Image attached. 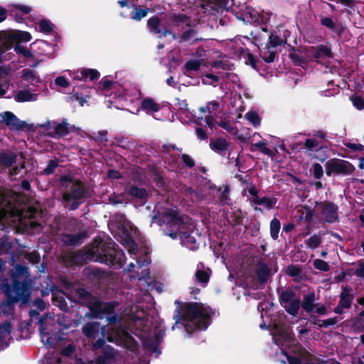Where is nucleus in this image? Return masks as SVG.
<instances>
[{"label":"nucleus","instance_id":"f257e3e1","mask_svg":"<svg viewBox=\"0 0 364 364\" xmlns=\"http://www.w3.org/2000/svg\"><path fill=\"white\" fill-rule=\"evenodd\" d=\"M156 209L158 215L154 217L153 222H157L165 235L173 240H180L181 245L189 249L197 247L196 240L191 235L194 226L188 216H179L177 210L171 208L169 204L165 207L158 204Z\"/></svg>","mask_w":364,"mask_h":364},{"label":"nucleus","instance_id":"f03ea898","mask_svg":"<svg viewBox=\"0 0 364 364\" xmlns=\"http://www.w3.org/2000/svg\"><path fill=\"white\" fill-rule=\"evenodd\" d=\"M21 196L11 191L0 193V220H5L9 225H14L19 230H35L40 225L37 221L40 213L33 207L26 210L20 207Z\"/></svg>","mask_w":364,"mask_h":364},{"label":"nucleus","instance_id":"7ed1b4c3","mask_svg":"<svg viewBox=\"0 0 364 364\" xmlns=\"http://www.w3.org/2000/svg\"><path fill=\"white\" fill-rule=\"evenodd\" d=\"M274 343L279 348L277 360L286 364H339L323 361L313 356L304 348L295 343L289 328L282 323H275L272 330Z\"/></svg>","mask_w":364,"mask_h":364},{"label":"nucleus","instance_id":"20e7f679","mask_svg":"<svg viewBox=\"0 0 364 364\" xmlns=\"http://www.w3.org/2000/svg\"><path fill=\"white\" fill-rule=\"evenodd\" d=\"M127 318H122V321H117L115 317L108 318L107 329L97 322H89L83 326L82 331L87 337L95 340L94 343L95 348L102 347L107 338L110 342L134 351L136 349V342L125 331L124 327H122V324L127 323Z\"/></svg>","mask_w":364,"mask_h":364},{"label":"nucleus","instance_id":"39448f33","mask_svg":"<svg viewBox=\"0 0 364 364\" xmlns=\"http://www.w3.org/2000/svg\"><path fill=\"white\" fill-rule=\"evenodd\" d=\"M175 304L176 324L181 323L188 333L197 330H205L208 328L213 313L208 306L197 303H183L177 301Z\"/></svg>","mask_w":364,"mask_h":364},{"label":"nucleus","instance_id":"423d86ee","mask_svg":"<svg viewBox=\"0 0 364 364\" xmlns=\"http://www.w3.org/2000/svg\"><path fill=\"white\" fill-rule=\"evenodd\" d=\"M86 258L105 263L116 268L122 267L125 260L124 253L115 248L111 241L108 243H105L101 240L95 241L91 247H89Z\"/></svg>","mask_w":364,"mask_h":364},{"label":"nucleus","instance_id":"0eeeda50","mask_svg":"<svg viewBox=\"0 0 364 364\" xmlns=\"http://www.w3.org/2000/svg\"><path fill=\"white\" fill-rule=\"evenodd\" d=\"M63 186L66 188L63 195L65 205L71 209L77 208L85 194L83 185L78 181L65 178H63Z\"/></svg>","mask_w":364,"mask_h":364},{"label":"nucleus","instance_id":"6e6552de","mask_svg":"<svg viewBox=\"0 0 364 364\" xmlns=\"http://www.w3.org/2000/svg\"><path fill=\"white\" fill-rule=\"evenodd\" d=\"M326 174L331 176H346L351 174L355 167L348 161L340 159H331L325 164Z\"/></svg>","mask_w":364,"mask_h":364},{"label":"nucleus","instance_id":"1a4fd4ad","mask_svg":"<svg viewBox=\"0 0 364 364\" xmlns=\"http://www.w3.org/2000/svg\"><path fill=\"white\" fill-rule=\"evenodd\" d=\"M121 219L119 224L112 223V226H117V234L122 237L124 243L129 246V251L134 252L135 244L133 242V237L136 234V229L132 224L126 220L123 216H120Z\"/></svg>","mask_w":364,"mask_h":364},{"label":"nucleus","instance_id":"9d476101","mask_svg":"<svg viewBox=\"0 0 364 364\" xmlns=\"http://www.w3.org/2000/svg\"><path fill=\"white\" fill-rule=\"evenodd\" d=\"M89 308L92 314V316L97 318H102L104 313H110L114 309L112 304L102 303L97 299H92L89 303Z\"/></svg>","mask_w":364,"mask_h":364},{"label":"nucleus","instance_id":"9b49d317","mask_svg":"<svg viewBox=\"0 0 364 364\" xmlns=\"http://www.w3.org/2000/svg\"><path fill=\"white\" fill-rule=\"evenodd\" d=\"M321 206L322 215L326 221L328 223L335 222L338 218L336 207L332 203H325Z\"/></svg>","mask_w":364,"mask_h":364},{"label":"nucleus","instance_id":"f8f14e48","mask_svg":"<svg viewBox=\"0 0 364 364\" xmlns=\"http://www.w3.org/2000/svg\"><path fill=\"white\" fill-rule=\"evenodd\" d=\"M39 323L42 342L47 346L55 345L57 343L55 338L50 336L47 328L44 326V320L43 318L40 319ZM45 323L47 324L46 321Z\"/></svg>","mask_w":364,"mask_h":364},{"label":"nucleus","instance_id":"ddd939ff","mask_svg":"<svg viewBox=\"0 0 364 364\" xmlns=\"http://www.w3.org/2000/svg\"><path fill=\"white\" fill-rule=\"evenodd\" d=\"M309 55L313 56L315 58H320L322 57H331V51L326 46H318V47H311L308 50Z\"/></svg>","mask_w":364,"mask_h":364},{"label":"nucleus","instance_id":"4468645a","mask_svg":"<svg viewBox=\"0 0 364 364\" xmlns=\"http://www.w3.org/2000/svg\"><path fill=\"white\" fill-rule=\"evenodd\" d=\"M141 107L146 112H157L161 110L162 105L157 103L154 100L147 97L141 102Z\"/></svg>","mask_w":364,"mask_h":364},{"label":"nucleus","instance_id":"2eb2a0df","mask_svg":"<svg viewBox=\"0 0 364 364\" xmlns=\"http://www.w3.org/2000/svg\"><path fill=\"white\" fill-rule=\"evenodd\" d=\"M37 94L33 93L28 90H20L14 97L16 101L20 102L35 101L37 100Z\"/></svg>","mask_w":364,"mask_h":364},{"label":"nucleus","instance_id":"dca6fc26","mask_svg":"<svg viewBox=\"0 0 364 364\" xmlns=\"http://www.w3.org/2000/svg\"><path fill=\"white\" fill-rule=\"evenodd\" d=\"M352 298L349 291L345 290L341 297L339 305L335 309L336 314H341L343 308H348L350 306Z\"/></svg>","mask_w":364,"mask_h":364},{"label":"nucleus","instance_id":"f3484780","mask_svg":"<svg viewBox=\"0 0 364 364\" xmlns=\"http://www.w3.org/2000/svg\"><path fill=\"white\" fill-rule=\"evenodd\" d=\"M21 78L23 80L27 81L32 85L40 82V77L31 70L24 69L21 72Z\"/></svg>","mask_w":364,"mask_h":364},{"label":"nucleus","instance_id":"a211bd4d","mask_svg":"<svg viewBox=\"0 0 364 364\" xmlns=\"http://www.w3.org/2000/svg\"><path fill=\"white\" fill-rule=\"evenodd\" d=\"M199 111L200 112H208V114L220 112V104L217 101L213 100L209 102L205 106L201 107Z\"/></svg>","mask_w":364,"mask_h":364},{"label":"nucleus","instance_id":"6ab92c4d","mask_svg":"<svg viewBox=\"0 0 364 364\" xmlns=\"http://www.w3.org/2000/svg\"><path fill=\"white\" fill-rule=\"evenodd\" d=\"M210 274V270L208 268L203 269V267L201 264L198 265L197 271L196 273L198 281L201 283H206L208 281Z\"/></svg>","mask_w":364,"mask_h":364},{"label":"nucleus","instance_id":"aec40b11","mask_svg":"<svg viewBox=\"0 0 364 364\" xmlns=\"http://www.w3.org/2000/svg\"><path fill=\"white\" fill-rule=\"evenodd\" d=\"M252 202L257 205H262L267 208H271L276 204V199L269 197H256L252 198Z\"/></svg>","mask_w":364,"mask_h":364},{"label":"nucleus","instance_id":"412c9836","mask_svg":"<svg viewBox=\"0 0 364 364\" xmlns=\"http://www.w3.org/2000/svg\"><path fill=\"white\" fill-rule=\"evenodd\" d=\"M32 9L29 6L22 4H14L11 6V12L13 15L17 16L28 14L31 11Z\"/></svg>","mask_w":364,"mask_h":364},{"label":"nucleus","instance_id":"4be33fe9","mask_svg":"<svg viewBox=\"0 0 364 364\" xmlns=\"http://www.w3.org/2000/svg\"><path fill=\"white\" fill-rule=\"evenodd\" d=\"M200 67V62L198 60H193L188 61L184 67V73L186 75H191L193 72L198 70Z\"/></svg>","mask_w":364,"mask_h":364},{"label":"nucleus","instance_id":"5701e85b","mask_svg":"<svg viewBox=\"0 0 364 364\" xmlns=\"http://www.w3.org/2000/svg\"><path fill=\"white\" fill-rule=\"evenodd\" d=\"M314 294H311L307 295L302 304V307L307 311L312 312L314 311Z\"/></svg>","mask_w":364,"mask_h":364},{"label":"nucleus","instance_id":"b1692460","mask_svg":"<svg viewBox=\"0 0 364 364\" xmlns=\"http://www.w3.org/2000/svg\"><path fill=\"white\" fill-rule=\"evenodd\" d=\"M210 146L215 151H223L227 148L228 142L225 139H218L215 141L211 140Z\"/></svg>","mask_w":364,"mask_h":364},{"label":"nucleus","instance_id":"393cba45","mask_svg":"<svg viewBox=\"0 0 364 364\" xmlns=\"http://www.w3.org/2000/svg\"><path fill=\"white\" fill-rule=\"evenodd\" d=\"M284 308L291 315L296 314L299 309V301L297 299H293L291 301L284 304Z\"/></svg>","mask_w":364,"mask_h":364},{"label":"nucleus","instance_id":"a878e982","mask_svg":"<svg viewBox=\"0 0 364 364\" xmlns=\"http://www.w3.org/2000/svg\"><path fill=\"white\" fill-rule=\"evenodd\" d=\"M4 120L6 122V124L13 126L16 129H19L22 127V122H20L16 117V115H4Z\"/></svg>","mask_w":364,"mask_h":364},{"label":"nucleus","instance_id":"bb28decb","mask_svg":"<svg viewBox=\"0 0 364 364\" xmlns=\"http://www.w3.org/2000/svg\"><path fill=\"white\" fill-rule=\"evenodd\" d=\"M11 42V37L6 31H0V50L6 49Z\"/></svg>","mask_w":364,"mask_h":364},{"label":"nucleus","instance_id":"cd10ccee","mask_svg":"<svg viewBox=\"0 0 364 364\" xmlns=\"http://www.w3.org/2000/svg\"><path fill=\"white\" fill-rule=\"evenodd\" d=\"M280 230V223L278 219L274 218L270 223V231L271 235L273 239H277L278 237V234Z\"/></svg>","mask_w":364,"mask_h":364},{"label":"nucleus","instance_id":"c85d7f7f","mask_svg":"<svg viewBox=\"0 0 364 364\" xmlns=\"http://www.w3.org/2000/svg\"><path fill=\"white\" fill-rule=\"evenodd\" d=\"M272 304L269 301L261 302L258 306V309L261 311V317L264 319L265 316H269V311Z\"/></svg>","mask_w":364,"mask_h":364},{"label":"nucleus","instance_id":"c756f323","mask_svg":"<svg viewBox=\"0 0 364 364\" xmlns=\"http://www.w3.org/2000/svg\"><path fill=\"white\" fill-rule=\"evenodd\" d=\"M261 55L266 62L270 63L274 60L275 53L274 51L270 50V46H267L263 50L261 51Z\"/></svg>","mask_w":364,"mask_h":364},{"label":"nucleus","instance_id":"7c9ffc66","mask_svg":"<svg viewBox=\"0 0 364 364\" xmlns=\"http://www.w3.org/2000/svg\"><path fill=\"white\" fill-rule=\"evenodd\" d=\"M219 81L218 76L213 74H207L202 79V82L205 85H211L216 86Z\"/></svg>","mask_w":364,"mask_h":364},{"label":"nucleus","instance_id":"2f4dec72","mask_svg":"<svg viewBox=\"0 0 364 364\" xmlns=\"http://www.w3.org/2000/svg\"><path fill=\"white\" fill-rule=\"evenodd\" d=\"M129 193L132 197H134V198H139V199H143V198H146L147 196L146 192L144 189L138 188H135V187L132 188L129 190Z\"/></svg>","mask_w":364,"mask_h":364},{"label":"nucleus","instance_id":"473e14b6","mask_svg":"<svg viewBox=\"0 0 364 364\" xmlns=\"http://www.w3.org/2000/svg\"><path fill=\"white\" fill-rule=\"evenodd\" d=\"M159 24L160 21L157 17L151 18L148 21V26L151 31L154 32L156 33H161V31L159 29Z\"/></svg>","mask_w":364,"mask_h":364},{"label":"nucleus","instance_id":"72a5a7b5","mask_svg":"<svg viewBox=\"0 0 364 364\" xmlns=\"http://www.w3.org/2000/svg\"><path fill=\"white\" fill-rule=\"evenodd\" d=\"M239 118L246 119L254 127L259 126L261 122L259 115H239Z\"/></svg>","mask_w":364,"mask_h":364},{"label":"nucleus","instance_id":"f704fd0d","mask_svg":"<svg viewBox=\"0 0 364 364\" xmlns=\"http://www.w3.org/2000/svg\"><path fill=\"white\" fill-rule=\"evenodd\" d=\"M85 80L90 79V80H95L99 78L100 73L97 70L95 69H85Z\"/></svg>","mask_w":364,"mask_h":364},{"label":"nucleus","instance_id":"c9c22d12","mask_svg":"<svg viewBox=\"0 0 364 364\" xmlns=\"http://www.w3.org/2000/svg\"><path fill=\"white\" fill-rule=\"evenodd\" d=\"M68 99L71 102H77L80 106H83L87 102V100L84 97L76 92L72 93L69 96Z\"/></svg>","mask_w":364,"mask_h":364},{"label":"nucleus","instance_id":"e433bc0d","mask_svg":"<svg viewBox=\"0 0 364 364\" xmlns=\"http://www.w3.org/2000/svg\"><path fill=\"white\" fill-rule=\"evenodd\" d=\"M40 31L43 32H50L53 30V25L47 20H42L38 23Z\"/></svg>","mask_w":364,"mask_h":364},{"label":"nucleus","instance_id":"4c0bfd02","mask_svg":"<svg viewBox=\"0 0 364 364\" xmlns=\"http://www.w3.org/2000/svg\"><path fill=\"white\" fill-rule=\"evenodd\" d=\"M55 129L56 133L58 135L64 136L69 132L70 127L68 126V124L67 123H62V124H58L55 127Z\"/></svg>","mask_w":364,"mask_h":364},{"label":"nucleus","instance_id":"58836bf2","mask_svg":"<svg viewBox=\"0 0 364 364\" xmlns=\"http://www.w3.org/2000/svg\"><path fill=\"white\" fill-rule=\"evenodd\" d=\"M269 269L264 264H261L258 268V277L262 282H264L268 276Z\"/></svg>","mask_w":364,"mask_h":364},{"label":"nucleus","instance_id":"ea45409f","mask_svg":"<svg viewBox=\"0 0 364 364\" xmlns=\"http://www.w3.org/2000/svg\"><path fill=\"white\" fill-rule=\"evenodd\" d=\"M137 268H142L141 273L144 274L142 277H139V281L140 282H143L144 280V277L146 275H148V269L146 268H144L145 264H148L149 263V261L148 259H145L143 263H141L140 261L137 260Z\"/></svg>","mask_w":364,"mask_h":364},{"label":"nucleus","instance_id":"a19ab883","mask_svg":"<svg viewBox=\"0 0 364 364\" xmlns=\"http://www.w3.org/2000/svg\"><path fill=\"white\" fill-rule=\"evenodd\" d=\"M343 144L353 151H362L363 150V146L359 143L346 141Z\"/></svg>","mask_w":364,"mask_h":364},{"label":"nucleus","instance_id":"79ce46f5","mask_svg":"<svg viewBox=\"0 0 364 364\" xmlns=\"http://www.w3.org/2000/svg\"><path fill=\"white\" fill-rule=\"evenodd\" d=\"M269 45L271 48H274L277 46L281 45L283 43V40L281 39L278 36L272 33L269 36Z\"/></svg>","mask_w":364,"mask_h":364},{"label":"nucleus","instance_id":"37998d69","mask_svg":"<svg viewBox=\"0 0 364 364\" xmlns=\"http://www.w3.org/2000/svg\"><path fill=\"white\" fill-rule=\"evenodd\" d=\"M314 266L316 269L326 272L329 270V266L328 263L321 260V259H316L314 262Z\"/></svg>","mask_w":364,"mask_h":364},{"label":"nucleus","instance_id":"c03bdc74","mask_svg":"<svg viewBox=\"0 0 364 364\" xmlns=\"http://www.w3.org/2000/svg\"><path fill=\"white\" fill-rule=\"evenodd\" d=\"M219 126L224 128L227 131L231 133H235V128L232 124L226 119H220V122H217Z\"/></svg>","mask_w":364,"mask_h":364},{"label":"nucleus","instance_id":"a18cd8bd","mask_svg":"<svg viewBox=\"0 0 364 364\" xmlns=\"http://www.w3.org/2000/svg\"><path fill=\"white\" fill-rule=\"evenodd\" d=\"M350 100L353 105L358 109L361 110L364 107V101L363 100L358 96H353L350 97Z\"/></svg>","mask_w":364,"mask_h":364},{"label":"nucleus","instance_id":"49530a36","mask_svg":"<svg viewBox=\"0 0 364 364\" xmlns=\"http://www.w3.org/2000/svg\"><path fill=\"white\" fill-rule=\"evenodd\" d=\"M321 242V238L319 236L313 235L308 240L307 245L310 248H316L319 245Z\"/></svg>","mask_w":364,"mask_h":364},{"label":"nucleus","instance_id":"de8ad7c7","mask_svg":"<svg viewBox=\"0 0 364 364\" xmlns=\"http://www.w3.org/2000/svg\"><path fill=\"white\" fill-rule=\"evenodd\" d=\"M294 299L291 292H283L281 295V304L284 306V304H287L288 302L291 301Z\"/></svg>","mask_w":364,"mask_h":364},{"label":"nucleus","instance_id":"09e8293b","mask_svg":"<svg viewBox=\"0 0 364 364\" xmlns=\"http://www.w3.org/2000/svg\"><path fill=\"white\" fill-rule=\"evenodd\" d=\"M0 160L7 165H11L15 160V156L13 154H4L0 156Z\"/></svg>","mask_w":364,"mask_h":364},{"label":"nucleus","instance_id":"8fccbe9b","mask_svg":"<svg viewBox=\"0 0 364 364\" xmlns=\"http://www.w3.org/2000/svg\"><path fill=\"white\" fill-rule=\"evenodd\" d=\"M314 176L316 178L319 179L323 174V170L322 166L316 163L313 166Z\"/></svg>","mask_w":364,"mask_h":364},{"label":"nucleus","instance_id":"3c124183","mask_svg":"<svg viewBox=\"0 0 364 364\" xmlns=\"http://www.w3.org/2000/svg\"><path fill=\"white\" fill-rule=\"evenodd\" d=\"M134 333L137 337H139L144 342H146L147 340L150 339L151 337V334L144 328H143V331H139V332H136Z\"/></svg>","mask_w":364,"mask_h":364},{"label":"nucleus","instance_id":"603ef678","mask_svg":"<svg viewBox=\"0 0 364 364\" xmlns=\"http://www.w3.org/2000/svg\"><path fill=\"white\" fill-rule=\"evenodd\" d=\"M9 87V80L0 81V97L4 96Z\"/></svg>","mask_w":364,"mask_h":364},{"label":"nucleus","instance_id":"864d4df0","mask_svg":"<svg viewBox=\"0 0 364 364\" xmlns=\"http://www.w3.org/2000/svg\"><path fill=\"white\" fill-rule=\"evenodd\" d=\"M287 272L288 274L295 277V276H298L300 274L301 269L297 266L291 265V266L288 267V268L287 269Z\"/></svg>","mask_w":364,"mask_h":364},{"label":"nucleus","instance_id":"5fc2aeb1","mask_svg":"<svg viewBox=\"0 0 364 364\" xmlns=\"http://www.w3.org/2000/svg\"><path fill=\"white\" fill-rule=\"evenodd\" d=\"M72 77L76 80H85V71L83 68L80 69L72 73Z\"/></svg>","mask_w":364,"mask_h":364},{"label":"nucleus","instance_id":"6e6d98bb","mask_svg":"<svg viewBox=\"0 0 364 364\" xmlns=\"http://www.w3.org/2000/svg\"><path fill=\"white\" fill-rule=\"evenodd\" d=\"M321 22L323 26H325L331 29H333L335 28V24L333 20L329 17L322 18Z\"/></svg>","mask_w":364,"mask_h":364},{"label":"nucleus","instance_id":"4d7b16f0","mask_svg":"<svg viewBox=\"0 0 364 364\" xmlns=\"http://www.w3.org/2000/svg\"><path fill=\"white\" fill-rule=\"evenodd\" d=\"M147 14V11L144 9H136V12L133 14L132 18L134 20H140L145 17Z\"/></svg>","mask_w":364,"mask_h":364},{"label":"nucleus","instance_id":"13d9d810","mask_svg":"<svg viewBox=\"0 0 364 364\" xmlns=\"http://www.w3.org/2000/svg\"><path fill=\"white\" fill-rule=\"evenodd\" d=\"M15 50L18 53H21L26 57L31 56V52L25 47L18 45L15 47Z\"/></svg>","mask_w":364,"mask_h":364},{"label":"nucleus","instance_id":"bf43d9fd","mask_svg":"<svg viewBox=\"0 0 364 364\" xmlns=\"http://www.w3.org/2000/svg\"><path fill=\"white\" fill-rule=\"evenodd\" d=\"M176 106L178 107L177 110L180 112L185 113L188 112V105L185 100H178Z\"/></svg>","mask_w":364,"mask_h":364},{"label":"nucleus","instance_id":"052dcab7","mask_svg":"<svg viewBox=\"0 0 364 364\" xmlns=\"http://www.w3.org/2000/svg\"><path fill=\"white\" fill-rule=\"evenodd\" d=\"M55 82L57 85L62 87H67L69 85V83L67 81V80L63 76L58 77L55 79Z\"/></svg>","mask_w":364,"mask_h":364},{"label":"nucleus","instance_id":"680f3d73","mask_svg":"<svg viewBox=\"0 0 364 364\" xmlns=\"http://www.w3.org/2000/svg\"><path fill=\"white\" fill-rule=\"evenodd\" d=\"M58 166V164L55 161H50L48 166L44 169L43 172L46 174H50L53 173L55 167Z\"/></svg>","mask_w":364,"mask_h":364},{"label":"nucleus","instance_id":"e2e57ef3","mask_svg":"<svg viewBox=\"0 0 364 364\" xmlns=\"http://www.w3.org/2000/svg\"><path fill=\"white\" fill-rule=\"evenodd\" d=\"M9 334L10 330L9 326L0 327V339L7 338L9 336Z\"/></svg>","mask_w":364,"mask_h":364},{"label":"nucleus","instance_id":"0e129e2a","mask_svg":"<svg viewBox=\"0 0 364 364\" xmlns=\"http://www.w3.org/2000/svg\"><path fill=\"white\" fill-rule=\"evenodd\" d=\"M17 38L22 41H29L31 39V35L28 32H20L17 35Z\"/></svg>","mask_w":364,"mask_h":364},{"label":"nucleus","instance_id":"69168bd1","mask_svg":"<svg viewBox=\"0 0 364 364\" xmlns=\"http://www.w3.org/2000/svg\"><path fill=\"white\" fill-rule=\"evenodd\" d=\"M182 159H183V162L189 167H192L194 166V161L193 159L188 155L187 154H183L182 155Z\"/></svg>","mask_w":364,"mask_h":364},{"label":"nucleus","instance_id":"338daca9","mask_svg":"<svg viewBox=\"0 0 364 364\" xmlns=\"http://www.w3.org/2000/svg\"><path fill=\"white\" fill-rule=\"evenodd\" d=\"M205 122L210 128H213L215 124V119L213 115H206Z\"/></svg>","mask_w":364,"mask_h":364},{"label":"nucleus","instance_id":"774afa93","mask_svg":"<svg viewBox=\"0 0 364 364\" xmlns=\"http://www.w3.org/2000/svg\"><path fill=\"white\" fill-rule=\"evenodd\" d=\"M305 145L309 149L317 147L318 145V141L314 139H309L306 141Z\"/></svg>","mask_w":364,"mask_h":364}]
</instances>
